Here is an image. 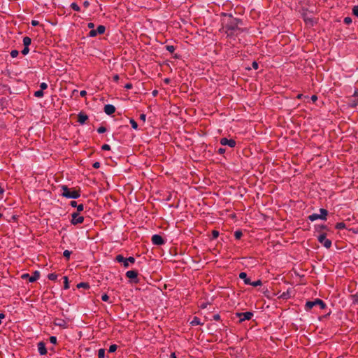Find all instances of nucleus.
<instances>
[{
  "label": "nucleus",
  "instance_id": "48",
  "mask_svg": "<svg viewBox=\"0 0 358 358\" xmlns=\"http://www.w3.org/2000/svg\"><path fill=\"white\" fill-rule=\"evenodd\" d=\"M316 229L317 230H323V229H327V226L324 225V224H320V225H317Z\"/></svg>",
  "mask_w": 358,
  "mask_h": 358
},
{
  "label": "nucleus",
  "instance_id": "1",
  "mask_svg": "<svg viewBox=\"0 0 358 358\" xmlns=\"http://www.w3.org/2000/svg\"><path fill=\"white\" fill-rule=\"evenodd\" d=\"M224 16L229 17L230 18L229 21L226 24L225 27L227 31H234L238 29V25L242 23V21L234 17L232 14L231 13H222Z\"/></svg>",
  "mask_w": 358,
  "mask_h": 358
},
{
  "label": "nucleus",
  "instance_id": "54",
  "mask_svg": "<svg viewBox=\"0 0 358 358\" xmlns=\"http://www.w3.org/2000/svg\"><path fill=\"white\" fill-rule=\"evenodd\" d=\"M6 317L5 314L1 313H0V324L2 323V320L4 319Z\"/></svg>",
  "mask_w": 358,
  "mask_h": 358
},
{
  "label": "nucleus",
  "instance_id": "34",
  "mask_svg": "<svg viewBox=\"0 0 358 358\" xmlns=\"http://www.w3.org/2000/svg\"><path fill=\"white\" fill-rule=\"evenodd\" d=\"M64 289H68L69 288L68 278L66 276H64Z\"/></svg>",
  "mask_w": 358,
  "mask_h": 358
},
{
  "label": "nucleus",
  "instance_id": "31",
  "mask_svg": "<svg viewBox=\"0 0 358 358\" xmlns=\"http://www.w3.org/2000/svg\"><path fill=\"white\" fill-rule=\"evenodd\" d=\"M129 122H130L131 127L134 129H138V124L134 119H130Z\"/></svg>",
  "mask_w": 358,
  "mask_h": 358
},
{
  "label": "nucleus",
  "instance_id": "57",
  "mask_svg": "<svg viewBox=\"0 0 358 358\" xmlns=\"http://www.w3.org/2000/svg\"><path fill=\"white\" fill-rule=\"evenodd\" d=\"M310 99L312 100L313 102H315L317 100V96L316 95H313L310 97Z\"/></svg>",
  "mask_w": 358,
  "mask_h": 358
},
{
  "label": "nucleus",
  "instance_id": "56",
  "mask_svg": "<svg viewBox=\"0 0 358 358\" xmlns=\"http://www.w3.org/2000/svg\"><path fill=\"white\" fill-rule=\"evenodd\" d=\"M87 27H88V28H90V29H94V23H92V22H89V23H88V24H87Z\"/></svg>",
  "mask_w": 358,
  "mask_h": 358
},
{
  "label": "nucleus",
  "instance_id": "42",
  "mask_svg": "<svg viewBox=\"0 0 358 358\" xmlns=\"http://www.w3.org/2000/svg\"><path fill=\"white\" fill-rule=\"evenodd\" d=\"M106 131V128L105 127H100L97 129V132L99 134H103Z\"/></svg>",
  "mask_w": 358,
  "mask_h": 358
},
{
  "label": "nucleus",
  "instance_id": "33",
  "mask_svg": "<svg viewBox=\"0 0 358 358\" xmlns=\"http://www.w3.org/2000/svg\"><path fill=\"white\" fill-rule=\"evenodd\" d=\"M71 254V252L68 250H64L63 252L64 257H66L67 259H69Z\"/></svg>",
  "mask_w": 358,
  "mask_h": 358
},
{
  "label": "nucleus",
  "instance_id": "6",
  "mask_svg": "<svg viewBox=\"0 0 358 358\" xmlns=\"http://www.w3.org/2000/svg\"><path fill=\"white\" fill-rule=\"evenodd\" d=\"M116 261L119 263H122L123 264V266L125 267V268H127L129 267V264H127V262H130L131 264H134L136 261L135 258L133 257H129L128 258H124L122 255H118L116 256V258H115Z\"/></svg>",
  "mask_w": 358,
  "mask_h": 358
},
{
  "label": "nucleus",
  "instance_id": "51",
  "mask_svg": "<svg viewBox=\"0 0 358 358\" xmlns=\"http://www.w3.org/2000/svg\"><path fill=\"white\" fill-rule=\"evenodd\" d=\"M140 120H141L142 121L145 122V120H146V115L145 114H141L140 115V117H139Z\"/></svg>",
  "mask_w": 358,
  "mask_h": 358
},
{
  "label": "nucleus",
  "instance_id": "62",
  "mask_svg": "<svg viewBox=\"0 0 358 358\" xmlns=\"http://www.w3.org/2000/svg\"><path fill=\"white\" fill-rule=\"evenodd\" d=\"M113 80H114L115 82H117V81H118V80H119V76H118V75H117V74H116V75H115V76H113Z\"/></svg>",
  "mask_w": 358,
  "mask_h": 358
},
{
  "label": "nucleus",
  "instance_id": "59",
  "mask_svg": "<svg viewBox=\"0 0 358 358\" xmlns=\"http://www.w3.org/2000/svg\"><path fill=\"white\" fill-rule=\"evenodd\" d=\"M83 6L85 7V8H87L89 6H90V3L88 1H85L83 2Z\"/></svg>",
  "mask_w": 358,
  "mask_h": 358
},
{
  "label": "nucleus",
  "instance_id": "17",
  "mask_svg": "<svg viewBox=\"0 0 358 358\" xmlns=\"http://www.w3.org/2000/svg\"><path fill=\"white\" fill-rule=\"evenodd\" d=\"M70 206L73 207V208H77V212H81L84 210V206L83 204H79L78 205L77 204V202L76 201H71L70 202Z\"/></svg>",
  "mask_w": 358,
  "mask_h": 358
},
{
  "label": "nucleus",
  "instance_id": "8",
  "mask_svg": "<svg viewBox=\"0 0 358 358\" xmlns=\"http://www.w3.org/2000/svg\"><path fill=\"white\" fill-rule=\"evenodd\" d=\"M358 105V90H355L353 95L350 98L349 106L355 108Z\"/></svg>",
  "mask_w": 358,
  "mask_h": 358
},
{
  "label": "nucleus",
  "instance_id": "3",
  "mask_svg": "<svg viewBox=\"0 0 358 358\" xmlns=\"http://www.w3.org/2000/svg\"><path fill=\"white\" fill-rule=\"evenodd\" d=\"M316 306H318L321 310H323L326 308V304L322 300L316 299L314 301H307L305 305V309L306 310H310Z\"/></svg>",
  "mask_w": 358,
  "mask_h": 358
},
{
  "label": "nucleus",
  "instance_id": "7",
  "mask_svg": "<svg viewBox=\"0 0 358 358\" xmlns=\"http://www.w3.org/2000/svg\"><path fill=\"white\" fill-rule=\"evenodd\" d=\"M71 217L72 218H71V223L73 225H76L78 224H81L84 221L83 216L80 215H79V212L73 213L71 214Z\"/></svg>",
  "mask_w": 358,
  "mask_h": 358
},
{
  "label": "nucleus",
  "instance_id": "41",
  "mask_svg": "<svg viewBox=\"0 0 358 358\" xmlns=\"http://www.w3.org/2000/svg\"><path fill=\"white\" fill-rule=\"evenodd\" d=\"M29 47L24 46L23 50H22V54L23 55H27L29 53Z\"/></svg>",
  "mask_w": 358,
  "mask_h": 358
},
{
  "label": "nucleus",
  "instance_id": "23",
  "mask_svg": "<svg viewBox=\"0 0 358 358\" xmlns=\"http://www.w3.org/2000/svg\"><path fill=\"white\" fill-rule=\"evenodd\" d=\"M70 7L75 11L79 12L80 11V6L75 2L71 3Z\"/></svg>",
  "mask_w": 358,
  "mask_h": 358
},
{
  "label": "nucleus",
  "instance_id": "21",
  "mask_svg": "<svg viewBox=\"0 0 358 358\" xmlns=\"http://www.w3.org/2000/svg\"><path fill=\"white\" fill-rule=\"evenodd\" d=\"M96 30L97 34H103L106 31V27L103 25H99Z\"/></svg>",
  "mask_w": 358,
  "mask_h": 358
},
{
  "label": "nucleus",
  "instance_id": "45",
  "mask_svg": "<svg viewBox=\"0 0 358 358\" xmlns=\"http://www.w3.org/2000/svg\"><path fill=\"white\" fill-rule=\"evenodd\" d=\"M40 87L41 90H46L48 88V85L45 83H41L40 85Z\"/></svg>",
  "mask_w": 358,
  "mask_h": 358
},
{
  "label": "nucleus",
  "instance_id": "50",
  "mask_svg": "<svg viewBox=\"0 0 358 358\" xmlns=\"http://www.w3.org/2000/svg\"><path fill=\"white\" fill-rule=\"evenodd\" d=\"M226 150L225 148H220L218 150H217V153L220 154V155H222L225 152Z\"/></svg>",
  "mask_w": 358,
  "mask_h": 358
},
{
  "label": "nucleus",
  "instance_id": "30",
  "mask_svg": "<svg viewBox=\"0 0 358 358\" xmlns=\"http://www.w3.org/2000/svg\"><path fill=\"white\" fill-rule=\"evenodd\" d=\"M117 348V345H115V344L110 345L109 347V349H108V352L110 353L114 352L116 351Z\"/></svg>",
  "mask_w": 358,
  "mask_h": 358
},
{
  "label": "nucleus",
  "instance_id": "18",
  "mask_svg": "<svg viewBox=\"0 0 358 358\" xmlns=\"http://www.w3.org/2000/svg\"><path fill=\"white\" fill-rule=\"evenodd\" d=\"M40 277V272L38 271H35L33 274L29 276V281L30 282H36Z\"/></svg>",
  "mask_w": 358,
  "mask_h": 358
},
{
  "label": "nucleus",
  "instance_id": "14",
  "mask_svg": "<svg viewBox=\"0 0 358 358\" xmlns=\"http://www.w3.org/2000/svg\"><path fill=\"white\" fill-rule=\"evenodd\" d=\"M38 351L41 355H45L47 354V349L44 343L39 342L38 343Z\"/></svg>",
  "mask_w": 358,
  "mask_h": 358
},
{
  "label": "nucleus",
  "instance_id": "40",
  "mask_svg": "<svg viewBox=\"0 0 358 358\" xmlns=\"http://www.w3.org/2000/svg\"><path fill=\"white\" fill-rule=\"evenodd\" d=\"M57 341V338L56 336H52L50 337V342L52 344H56Z\"/></svg>",
  "mask_w": 358,
  "mask_h": 358
},
{
  "label": "nucleus",
  "instance_id": "20",
  "mask_svg": "<svg viewBox=\"0 0 358 358\" xmlns=\"http://www.w3.org/2000/svg\"><path fill=\"white\" fill-rule=\"evenodd\" d=\"M190 324L192 326L201 325L203 323L201 322V320L197 317H194L193 320L191 321Z\"/></svg>",
  "mask_w": 358,
  "mask_h": 358
},
{
  "label": "nucleus",
  "instance_id": "10",
  "mask_svg": "<svg viewBox=\"0 0 358 358\" xmlns=\"http://www.w3.org/2000/svg\"><path fill=\"white\" fill-rule=\"evenodd\" d=\"M220 144L222 145H228L230 148H234L236 145L234 139H228L227 138H222L220 139Z\"/></svg>",
  "mask_w": 358,
  "mask_h": 358
},
{
  "label": "nucleus",
  "instance_id": "24",
  "mask_svg": "<svg viewBox=\"0 0 358 358\" xmlns=\"http://www.w3.org/2000/svg\"><path fill=\"white\" fill-rule=\"evenodd\" d=\"M345 227H346V226L344 222H338L336 224V227H335V228L338 230L343 229Z\"/></svg>",
  "mask_w": 358,
  "mask_h": 358
},
{
  "label": "nucleus",
  "instance_id": "32",
  "mask_svg": "<svg viewBox=\"0 0 358 358\" xmlns=\"http://www.w3.org/2000/svg\"><path fill=\"white\" fill-rule=\"evenodd\" d=\"M166 50L169 52L173 53L175 51L176 48L173 45H169L166 46Z\"/></svg>",
  "mask_w": 358,
  "mask_h": 358
},
{
  "label": "nucleus",
  "instance_id": "2",
  "mask_svg": "<svg viewBox=\"0 0 358 358\" xmlns=\"http://www.w3.org/2000/svg\"><path fill=\"white\" fill-rule=\"evenodd\" d=\"M62 194L61 195L68 199H78L80 196V190H77L74 188H69L66 185H62L61 187Z\"/></svg>",
  "mask_w": 358,
  "mask_h": 358
},
{
  "label": "nucleus",
  "instance_id": "26",
  "mask_svg": "<svg viewBox=\"0 0 358 358\" xmlns=\"http://www.w3.org/2000/svg\"><path fill=\"white\" fill-rule=\"evenodd\" d=\"M98 357L99 358H104L105 357V350L101 348L98 351Z\"/></svg>",
  "mask_w": 358,
  "mask_h": 358
},
{
  "label": "nucleus",
  "instance_id": "37",
  "mask_svg": "<svg viewBox=\"0 0 358 358\" xmlns=\"http://www.w3.org/2000/svg\"><path fill=\"white\" fill-rule=\"evenodd\" d=\"M19 54V52L17 50H13L11 52H10V56L11 57L13 58H15L17 57Z\"/></svg>",
  "mask_w": 358,
  "mask_h": 358
},
{
  "label": "nucleus",
  "instance_id": "16",
  "mask_svg": "<svg viewBox=\"0 0 358 358\" xmlns=\"http://www.w3.org/2000/svg\"><path fill=\"white\" fill-rule=\"evenodd\" d=\"M87 119L88 116L83 113H80L78 115V122L81 124H84Z\"/></svg>",
  "mask_w": 358,
  "mask_h": 358
},
{
  "label": "nucleus",
  "instance_id": "55",
  "mask_svg": "<svg viewBox=\"0 0 358 358\" xmlns=\"http://www.w3.org/2000/svg\"><path fill=\"white\" fill-rule=\"evenodd\" d=\"M31 23V25L34 26V27L39 24V22L37 20H32Z\"/></svg>",
  "mask_w": 358,
  "mask_h": 358
},
{
  "label": "nucleus",
  "instance_id": "49",
  "mask_svg": "<svg viewBox=\"0 0 358 358\" xmlns=\"http://www.w3.org/2000/svg\"><path fill=\"white\" fill-rule=\"evenodd\" d=\"M252 67L254 69L257 70V69H258V67H259V64H258V63H257V62L254 61V62L252 63Z\"/></svg>",
  "mask_w": 358,
  "mask_h": 358
},
{
  "label": "nucleus",
  "instance_id": "4",
  "mask_svg": "<svg viewBox=\"0 0 358 358\" xmlns=\"http://www.w3.org/2000/svg\"><path fill=\"white\" fill-rule=\"evenodd\" d=\"M320 214L313 213L312 215H310L308 217V219L311 222H314L317 220H326L327 216L328 215V210L324 208H320Z\"/></svg>",
  "mask_w": 358,
  "mask_h": 358
},
{
  "label": "nucleus",
  "instance_id": "43",
  "mask_svg": "<svg viewBox=\"0 0 358 358\" xmlns=\"http://www.w3.org/2000/svg\"><path fill=\"white\" fill-rule=\"evenodd\" d=\"M219 236V232L216 230L212 231V237L213 239L217 238Z\"/></svg>",
  "mask_w": 358,
  "mask_h": 358
},
{
  "label": "nucleus",
  "instance_id": "19",
  "mask_svg": "<svg viewBox=\"0 0 358 358\" xmlns=\"http://www.w3.org/2000/svg\"><path fill=\"white\" fill-rule=\"evenodd\" d=\"M239 278L243 280L244 283L245 285H249L251 283V280L249 278H248L247 273L245 272H241L239 273Z\"/></svg>",
  "mask_w": 358,
  "mask_h": 358
},
{
  "label": "nucleus",
  "instance_id": "11",
  "mask_svg": "<svg viewBox=\"0 0 358 358\" xmlns=\"http://www.w3.org/2000/svg\"><path fill=\"white\" fill-rule=\"evenodd\" d=\"M152 242L155 245H161L164 243V240L160 235L155 234L152 237Z\"/></svg>",
  "mask_w": 358,
  "mask_h": 358
},
{
  "label": "nucleus",
  "instance_id": "39",
  "mask_svg": "<svg viewBox=\"0 0 358 358\" xmlns=\"http://www.w3.org/2000/svg\"><path fill=\"white\" fill-rule=\"evenodd\" d=\"M234 236L236 239L241 238V237L242 236V232L241 231H235Z\"/></svg>",
  "mask_w": 358,
  "mask_h": 358
},
{
  "label": "nucleus",
  "instance_id": "46",
  "mask_svg": "<svg viewBox=\"0 0 358 358\" xmlns=\"http://www.w3.org/2000/svg\"><path fill=\"white\" fill-rule=\"evenodd\" d=\"M352 299L354 303H358V294L352 295Z\"/></svg>",
  "mask_w": 358,
  "mask_h": 358
},
{
  "label": "nucleus",
  "instance_id": "12",
  "mask_svg": "<svg viewBox=\"0 0 358 358\" xmlns=\"http://www.w3.org/2000/svg\"><path fill=\"white\" fill-rule=\"evenodd\" d=\"M126 276L132 280H135L134 282H138L137 277H138V272L134 270L128 271L126 272Z\"/></svg>",
  "mask_w": 358,
  "mask_h": 358
},
{
  "label": "nucleus",
  "instance_id": "44",
  "mask_svg": "<svg viewBox=\"0 0 358 358\" xmlns=\"http://www.w3.org/2000/svg\"><path fill=\"white\" fill-rule=\"evenodd\" d=\"M101 150H110V146L108 144H103L102 146H101Z\"/></svg>",
  "mask_w": 358,
  "mask_h": 358
},
{
  "label": "nucleus",
  "instance_id": "27",
  "mask_svg": "<svg viewBox=\"0 0 358 358\" xmlns=\"http://www.w3.org/2000/svg\"><path fill=\"white\" fill-rule=\"evenodd\" d=\"M44 95L43 90H40L34 92V96L38 98H41Z\"/></svg>",
  "mask_w": 358,
  "mask_h": 358
},
{
  "label": "nucleus",
  "instance_id": "60",
  "mask_svg": "<svg viewBox=\"0 0 358 358\" xmlns=\"http://www.w3.org/2000/svg\"><path fill=\"white\" fill-rule=\"evenodd\" d=\"M124 87L126 89H131L132 87V85L131 83H127L125 85Z\"/></svg>",
  "mask_w": 358,
  "mask_h": 358
},
{
  "label": "nucleus",
  "instance_id": "15",
  "mask_svg": "<svg viewBox=\"0 0 358 358\" xmlns=\"http://www.w3.org/2000/svg\"><path fill=\"white\" fill-rule=\"evenodd\" d=\"M54 324L56 326L63 327V328H66V327H67L66 321H64L62 319H59V318L55 319L54 321Z\"/></svg>",
  "mask_w": 358,
  "mask_h": 358
},
{
  "label": "nucleus",
  "instance_id": "58",
  "mask_svg": "<svg viewBox=\"0 0 358 358\" xmlns=\"http://www.w3.org/2000/svg\"><path fill=\"white\" fill-rule=\"evenodd\" d=\"M99 166H100L99 162H95L93 164V167L95 168V169H98V168H99Z\"/></svg>",
  "mask_w": 358,
  "mask_h": 358
},
{
  "label": "nucleus",
  "instance_id": "35",
  "mask_svg": "<svg viewBox=\"0 0 358 358\" xmlns=\"http://www.w3.org/2000/svg\"><path fill=\"white\" fill-rule=\"evenodd\" d=\"M352 14L358 17V6H354L352 8Z\"/></svg>",
  "mask_w": 358,
  "mask_h": 358
},
{
  "label": "nucleus",
  "instance_id": "64",
  "mask_svg": "<svg viewBox=\"0 0 358 358\" xmlns=\"http://www.w3.org/2000/svg\"><path fill=\"white\" fill-rule=\"evenodd\" d=\"M303 96V95L302 94H299L297 96H296V98L298 99H302V97Z\"/></svg>",
  "mask_w": 358,
  "mask_h": 358
},
{
  "label": "nucleus",
  "instance_id": "38",
  "mask_svg": "<svg viewBox=\"0 0 358 358\" xmlns=\"http://www.w3.org/2000/svg\"><path fill=\"white\" fill-rule=\"evenodd\" d=\"M96 36H97V33H96V29H92L89 32V36H90V37H95Z\"/></svg>",
  "mask_w": 358,
  "mask_h": 358
},
{
  "label": "nucleus",
  "instance_id": "13",
  "mask_svg": "<svg viewBox=\"0 0 358 358\" xmlns=\"http://www.w3.org/2000/svg\"><path fill=\"white\" fill-rule=\"evenodd\" d=\"M103 110L107 115H110L115 112V107L111 104H106Z\"/></svg>",
  "mask_w": 358,
  "mask_h": 358
},
{
  "label": "nucleus",
  "instance_id": "5",
  "mask_svg": "<svg viewBox=\"0 0 358 358\" xmlns=\"http://www.w3.org/2000/svg\"><path fill=\"white\" fill-rule=\"evenodd\" d=\"M317 241L320 244H322L327 249L330 248L332 245L331 241L327 238V234L325 233L320 234L317 236Z\"/></svg>",
  "mask_w": 358,
  "mask_h": 358
},
{
  "label": "nucleus",
  "instance_id": "25",
  "mask_svg": "<svg viewBox=\"0 0 358 358\" xmlns=\"http://www.w3.org/2000/svg\"><path fill=\"white\" fill-rule=\"evenodd\" d=\"M77 287L78 288H81L82 287V288H85V289H88V288H90V285L87 282H80V283L78 284Z\"/></svg>",
  "mask_w": 358,
  "mask_h": 358
},
{
  "label": "nucleus",
  "instance_id": "53",
  "mask_svg": "<svg viewBox=\"0 0 358 358\" xmlns=\"http://www.w3.org/2000/svg\"><path fill=\"white\" fill-rule=\"evenodd\" d=\"M80 95L82 97H85L87 95V92L85 90H82L80 92Z\"/></svg>",
  "mask_w": 358,
  "mask_h": 358
},
{
  "label": "nucleus",
  "instance_id": "63",
  "mask_svg": "<svg viewBox=\"0 0 358 358\" xmlns=\"http://www.w3.org/2000/svg\"><path fill=\"white\" fill-rule=\"evenodd\" d=\"M170 358H176L175 352H172L170 355Z\"/></svg>",
  "mask_w": 358,
  "mask_h": 358
},
{
  "label": "nucleus",
  "instance_id": "22",
  "mask_svg": "<svg viewBox=\"0 0 358 358\" xmlns=\"http://www.w3.org/2000/svg\"><path fill=\"white\" fill-rule=\"evenodd\" d=\"M31 39L29 37L25 36L23 38L24 46L29 47V45L31 44Z\"/></svg>",
  "mask_w": 358,
  "mask_h": 358
},
{
  "label": "nucleus",
  "instance_id": "29",
  "mask_svg": "<svg viewBox=\"0 0 358 358\" xmlns=\"http://www.w3.org/2000/svg\"><path fill=\"white\" fill-rule=\"evenodd\" d=\"M262 282L260 280H257L256 281H254V282H252L251 281V283L249 284L250 285H252L253 287H257V286H259V285H262Z\"/></svg>",
  "mask_w": 358,
  "mask_h": 358
},
{
  "label": "nucleus",
  "instance_id": "52",
  "mask_svg": "<svg viewBox=\"0 0 358 358\" xmlns=\"http://www.w3.org/2000/svg\"><path fill=\"white\" fill-rule=\"evenodd\" d=\"M213 317V320L215 321H218L220 320V316L219 314L214 315Z\"/></svg>",
  "mask_w": 358,
  "mask_h": 358
},
{
  "label": "nucleus",
  "instance_id": "28",
  "mask_svg": "<svg viewBox=\"0 0 358 358\" xmlns=\"http://www.w3.org/2000/svg\"><path fill=\"white\" fill-rule=\"evenodd\" d=\"M48 278L50 280H52V281L56 280H57V274H55V273H50V274H48Z\"/></svg>",
  "mask_w": 358,
  "mask_h": 358
},
{
  "label": "nucleus",
  "instance_id": "47",
  "mask_svg": "<svg viewBox=\"0 0 358 358\" xmlns=\"http://www.w3.org/2000/svg\"><path fill=\"white\" fill-rule=\"evenodd\" d=\"M101 299L102 301L106 302L109 300V296L106 294H104L101 296Z\"/></svg>",
  "mask_w": 358,
  "mask_h": 358
},
{
  "label": "nucleus",
  "instance_id": "9",
  "mask_svg": "<svg viewBox=\"0 0 358 358\" xmlns=\"http://www.w3.org/2000/svg\"><path fill=\"white\" fill-rule=\"evenodd\" d=\"M237 316L240 319V322H243L245 320H250L253 316V313L252 312H244L237 313Z\"/></svg>",
  "mask_w": 358,
  "mask_h": 358
},
{
  "label": "nucleus",
  "instance_id": "36",
  "mask_svg": "<svg viewBox=\"0 0 358 358\" xmlns=\"http://www.w3.org/2000/svg\"><path fill=\"white\" fill-rule=\"evenodd\" d=\"M343 22L345 24H350L352 22V18L350 17H345L343 20Z\"/></svg>",
  "mask_w": 358,
  "mask_h": 358
},
{
  "label": "nucleus",
  "instance_id": "61",
  "mask_svg": "<svg viewBox=\"0 0 358 358\" xmlns=\"http://www.w3.org/2000/svg\"><path fill=\"white\" fill-rule=\"evenodd\" d=\"M22 278H23V279L29 278V275L28 273L23 274L22 275Z\"/></svg>",
  "mask_w": 358,
  "mask_h": 358
}]
</instances>
